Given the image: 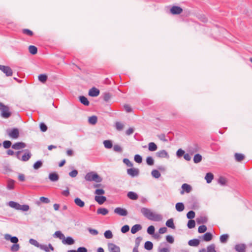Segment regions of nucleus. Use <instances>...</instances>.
I'll return each instance as SVG.
<instances>
[{"instance_id": "obj_28", "label": "nucleus", "mask_w": 252, "mask_h": 252, "mask_svg": "<svg viewBox=\"0 0 252 252\" xmlns=\"http://www.w3.org/2000/svg\"><path fill=\"white\" fill-rule=\"evenodd\" d=\"M29 51L32 55H35L37 52V48L33 45H30L29 47Z\"/></svg>"}, {"instance_id": "obj_57", "label": "nucleus", "mask_w": 252, "mask_h": 252, "mask_svg": "<svg viewBox=\"0 0 252 252\" xmlns=\"http://www.w3.org/2000/svg\"><path fill=\"white\" fill-rule=\"evenodd\" d=\"M187 217L189 219H192L195 217V213L193 211H190L187 213Z\"/></svg>"}, {"instance_id": "obj_14", "label": "nucleus", "mask_w": 252, "mask_h": 252, "mask_svg": "<svg viewBox=\"0 0 252 252\" xmlns=\"http://www.w3.org/2000/svg\"><path fill=\"white\" fill-rule=\"evenodd\" d=\"M246 246L244 244H237L235 247V249L238 252H246Z\"/></svg>"}, {"instance_id": "obj_11", "label": "nucleus", "mask_w": 252, "mask_h": 252, "mask_svg": "<svg viewBox=\"0 0 252 252\" xmlns=\"http://www.w3.org/2000/svg\"><path fill=\"white\" fill-rule=\"evenodd\" d=\"M4 238L6 240H10L14 244H16L18 242V239L15 236H11L10 234H6L4 235Z\"/></svg>"}, {"instance_id": "obj_55", "label": "nucleus", "mask_w": 252, "mask_h": 252, "mask_svg": "<svg viewBox=\"0 0 252 252\" xmlns=\"http://www.w3.org/2000/svg\"><path fill=\"white\" fill-rule=\"evenodd\" d=\"M195 222L194 220H189L188 223V226L189 228H192L195 227Z\"/></svg>"}, {"instance_id": "obj_63", "label": "nucleus", "mask_w": 252, "mask_h": 252, "mask_svg": "<svg viewBox=\"0 0 252 252\" xmlns=\"http://www.w3.org/2000/svg\"><path fill=\"white\" fill-rule=\"evenodd\" d=\"M113 149L115 152H122V148L119 145H115L113 147Z\"/></svg>"}, {"instance_id": "obj_56", "label": "nucleus", "mask_w": 252, "mask_h": 252, "mask_svg": "<svg viewBox=\"0 0 252 252\" xmlns=\"http://www.w3.org/2000/svg\"><path fill=\"white\" fill-rule=\"evenodd\" d=\"M14 186V181L13 180H9L7 183V188L9 189H13Z\"/></svg>"}, {"instance_id": "obj_33", "label": "nucleus", "mask_w": 252, "mask_h": 252, "mask_svg": "<svg viewBox=\"0 0 252 252\" xmlns=\"http://www.w3.org/2000/svg\"><path fill=\"white\" fill-rule=\"evenodd\" d=\"M79 100L80 102L85 105L88 106L89 104V101L87 98L84 96H80Z\"/></svg>"}, {"instance_id": "obj_42", "label": "nucleus", "mask_w": 252, "mask_h": 252, "mask_svg": "<svg viewBox=\"0 0 252 252\" xmlns=\"http://www.w3.org/2000/svg\"><path fill=\"white\" fill-rule=\"evenodd\" d=\"M103 144L106 148L110 149L112 147V143L110 140L104 141Z\"/></svg>"}, {"instance_id": "obj_48", "label": "nucleus", "mask_w": 252, "mask_h": 252, "mask_svg": "<svg viewBox=\"0 0 252 252\" xmlns=\"http://www.w3.org/2000/svg\"><path fill=\"white\" fill-rule=\"evenodd\" d=\"M146 162L149 165H153L154 164V160L151 157H148L146 158Z\"/></svg>"}, {"instance_id": "obj_1", "label": "nucleus", "mask_w": 252, "mask_h": 252, "mask_svg": "<svg viewBox=\"0 0 252 252\" xmlns=\"http://www.w3.org/2000/svg\"><path fill=\"white\" fill-rule=\"evenodd\" d=\"M141 212L145 217L151 220L158 221L161 220L162 219L161 215L153 212L151 210L147 208H142Z\"/></svg>"}, {"instance_id": "obj_60", "label": "nucleus", "mask_w": 252, "mask_h": 252, "mask_svg": "<svg viewBox=\"0 0 252 252\" xmlns=\"http://www.w3.org/2000/svg\"><path fill=\"white\" fill-rule=\"evenodd\" d=\"M155 232V227L153 225H150L147 229V232L150 234L152 235Z\"/></svg>"}, {"instance_id": "obj_50", "label": "nucleus", "mask_w": 252, "mask_h": 252, "mask_svg": "<svg viewBox=\"0 0 252 252\" xmlns=\"http://www.w3.org/2000/svg\"><path fill=\"white\" fill-rule=\"evenodd\" d=\"M94 193L96 194V195H102L105 193V191L102 189H96L94 191Z\"/></svg>"}, {"instance_id": "obj_59", "label": "nucleus", "mask_w": 252, "mask_h": 252, "mask_svg": "<svg viewBox=\"0 0 252 252\" xmlns=\"http://www.w3.org/2000/svg\"><path fill=\"white\" fill-rule=\"evenodd\" d=\"M206 230H207V227L204 225H201L198 227V231L199 233H204Z\"/></svg>"}, {"instance_id": "obj_46", "label": "nucleus", "mask_w": 252, "mask_h": 252, "mask_svg": "<svg viewBox=\"0 0 252 252\" xmlns=\"http://www.w3.org/2000/svg\"><path fill=\"white\" fill-rule=\"evenodd\" d=\"M104 236L107 239H111L113 237V234L110 230H107L104 232Z\"/></svg>"}, {"instance_id": "obj_24", "label": "nucleus", "mask_w": 252, "mask_h": 252, "mask_svg": "<svg viewBox=\"0 0 252 252\" xmlns=\"http://www.w3.org/2000/svg\"><path fill=\"white\" fill-rule=\"evenodd\" d=\"M214 178V175L211 173H207L205 177L207 183H210Z\"/></svg>"}, {"instance_id": "obj_12", "label": "nucleus", "mask_w": 252, "mask_h": 252, "mask_svg": "<svg viewBox=\"0 0 252 252\" xmlns=\"http://www.w3.org/2000/svg\"><path fill=\"white\" fill-rule=\"evenodd\" d=\"M26 145L23 142H17L12 145V148L15 150H20L25 148Z\"/></svg>"}, {"instance_id": "obj_41", "label": "nucleus", "mask_w": 252, "mask_h": 252, "mask_svg": "<svg viewBox=\"0 0 252 252\" xmlns=\"http://www.w3.org/2000/svg\"><path fill=\"white\" fill-rule=\"evenodd\" d=\"M9 205L11 207L15 208L17 210H18L19 207H20V204L19 203L14 201H10L9 202Z\"/></svg>"}, {"instance_id": "obj_37", "label": "nucleus", "mask_w": 252, "mask_h": 252, "mask_svg": "<svg viewBox=\"0 0 252 252\" xmlns=\"http://www.w3.org/2000/svg\"><path fill=\"white\" fill-rule=\"evenodd\" d=\"M54 236L63 240L64 238V235L60 231H57L54 233Z\"/></svg>"}, {"instance_id": "obj_17", "label": "nucleus", "mask_w": 252, "mask_h": 252, "mask_svg": "<svg viewBox=\"0 0 252 252\" xmlns=\"http://www.w3.org/2000/svg\"><path fill=\"white\" fill-rule=\"evenodd\" d=\"M62 243L65 245L67 244V245H72L74 243V241L70 237H67L66 238L64 237V239H63V240L62 241Z\"/></svg>"}, {"instance_id": "obj_16", "label": "nucleus", "mask_w": 252, "mask_h": 252, "mask_svg": "<svg viewBox=\"0 0 252 252\" xmlns=\"http://www.w3.org/2000/svg\"><path fill=\"white\" fill-rule=\"evenodd\" d=\"M99 94V91L95 88H92L89 92V95L91 96H97Z\"/></svg>"}, {"instance_id": "obj_6", "label": "nucleus", "mask_w": 252, "mask_h": 252, "mask_svg": "<svg viewBox=\"0 0 252 252\" xmlns=\"http://www.w3.org/2000/svg\"><path fill=\"white\" fill-rule=\"evenodd\" d=\"M127 173L132 177L138 176L139 174V170L135 168H129L127 170Z\"/></svg>"}, {"instance_id": "obj_13", "label": "nucleus", "mask_w": 252, "mask_h": 252, "mask_svg": "<svg viewBox=\"0 0 252 252\" xmlns=\"http://www.w3.org/2000/svg\"><path fill=\"white\" fill-rule=\"evenodd\" d=\"M156 154L157 157L159 158H169V155L167 152L164 150L159 151L157 152Z\"/></svg>"}, {"instance_id": "obj_54", "label": "nucleus", "mask_w": 252, "mask_h": 252, "mask_svg": "<svg viewBox=\"0 0 252 252\" xmlns=\"http://www.w3.org/2000/svg\"><path fill=\"white\" fill-rule=\"evenodd\" d=\"M207 252H216L215 250V246L214 244H212L208 246Z\"/></svg>"}, {"instance_id": "obj_22", "label": "nucleus", "mask_w": 252, "mask_h": 252, "mask_svg": "<svg viewBox=\"0 0 252 252\" xmlns=\"http://www.w3.org/2000/svg\"><path fill=\"white\" fill-rule=\"evenodd\" d=\"M158 149L157 145L154 142H150L148 144V149L150 151H156Z\"/></svg>"}, {"instance_id": "obj_62", "label": "nucleus", "mask_w": 252, "mask_h": 252, "mask_svg": "<svg viewBox=\"0 0 252 252\" xmlns=\"http://www.w3.org/2000/svg\"><path fill=\"white\" fill-rule=\"evenodd\" d=\"M123 162L128 167L133 166V163L127 158H124Z\"/></svg>"}, {"instance_id": "obj_53", "label": "nucleus", "mask_w": 252, "mask_h": 252, "mask_svg": "<svg viewBox=\"0 0 252 252\" xmlns=\"http://www.w3.org/2000/svg\"><path fill=\"white\" fill-rule=\"evenodd\" d=\"M219 183L222 186H224L226 185L227 182V180L226 178L223 177H220L219 179Z\"/></svg>"}, {"instance_id": "obj_4", "label": "nucleus", "mask_w": 252, "mask_h": 252, "mask_svg": "<svg viewBox=\"0 0 252 252\" xmlns=\"http://www.w3.org/2000/svg\"><path fill=\"white\" fill-rule=\"evenodd\" d=\"M7 133L13 139H17L19 136V130L16 128L7 130Z\"/></svg>"}, {"instance_id": "obj_5", "label": "nucleus", "mask_w": 252, "mask_h": 252, "mask_svg": "<svg viewBox=\"0 0 252 252\" xmlns=\"http://www.w3.org/2000/svg\"><path fill=\"white\" fill-rule=\"evenodd\" d=\"M114 212L121 216H126L128 214L126 209L121 207L116 208L114 210Z\"/></svg>"}, {"instance_id": "obj_61", "label": "nucleus", "mask_w": 252, "mask_h": 252, "mask_svg": "<svg viewBox=\"0 0 252 252\" xmlns=\"http://www.w3.org/2000/svg\"><path fill=\"white\" fill-rule=\"evenodd\" d=\"M11 145V142L10 141H4L3 143V147L5 149L9 148Z\"/></svg>"}, {"instance_id": "obj_21", "label": "nucleus", "mask_w": 252, "mask_h": 252, "mask_svg": "<svg viewBox=\"0 0 252 252\" xmlns=\"http://www.w3.org/2000/svg\"><path fill=\"white\" fill-rule=\"evenodd\" d=\"M203 240L205 241H210L212 239L213 235L210 232L206 233L204 235L202 236Z\"/></svg>"}, {"instance_id": "obj_31", "label": "nucleus", "mask_w": 252, "mask_h": 252, "mask_svg": "<svg viewBox=\"0 0 252 252\" xmlns=\"http://www.w3.org/2000/svg\"><path fill=\"white\" fill-rule=\"evenodd\" d=\"M202 159V157L200 154H195L193 158V161L195 163H198L200 162Z\"/></svg>"}, {"instance_id": "obj_9", "label": "nucleus", "mask_w": 252, "mask_h": 252, "mask_svg": "<svg viewBox=\"0 0 252 252\" xmlns=\"http://www.w3.org/2000/svg\"><path fill=\"white\" fill-rule=\"evenodd\" d=\"M182 190L181 191V194H183L185 192H186L187 193H189L191 190V187L187 184H183L182 186Z\"/></svg>"}, {"instance_id": "obj_32", "label": "nucleus", "mask_w": 252, "mask_h": 252, "mask_svg": "<svg viewBox=\"0 0 252 252\" xmlns=\"http://www.w3.org/2000/svg\"><path fill=\"white\" fill-rule=\"evenodd\" d=\"M127 196L128 198L132 200H136L138 198L137 194L132 191H130L127 193Z\"/></svg>"}, {"instance_id": "obj_2", "label": "nucleus", "mask_w": 252, "mask_h": 252, "mask_svg": "<svg viewBox=\"0 0 252 252\" xmlns=\"http://www.w3.org/2000/svg\"><path fill=\"white\" fill-rule=\"evenodd\" d=\"M85 179L88 181H94L97 183L101 182L102 178L96 173L90 172L88 173L85 176Z\"/></svg>"}, {"instance_id": "obj_20", "label": "nucleus", "mask_w": 252, "mask_h": 252, "mask_svg": "<svg viewBox=\"0 0 252 252\" xmlns=\"http://www.w3.org/2000/svg\"><path fill=\"white\" fill-rule=\"evenodd\" d=\"M49 178L52 182H56L59 180V175L56 173H51L49 175Z\"/></svg>"}, {"instance_id": "obj_49", "label": "nucleus", "mask_w": 252, "mask_h": 252, "mask_svg": "<svg viewBox=\"0 0 252 252\" xmlns=\"http://www.w3.org/2000/svg\"><path fill=\"white\" fill-rule=\"evenodd\" d=\"M42 166V162L41 161H37L33 164V168L37 170Z\"/></svg>"}, {"instance_id": "obj_10", "label": "nucleus", "mask_w": 252, "mask_h": 252, "mask_svg": "<svg viewBox=\"0 0 252 252\" xmlns=\"http://www.w3.org/2000/svg\"><path fill=\"white\" fill-rule=\"evenodd\" d=\"M108 246L110 252H120V248L114 244L109 243Z\"/></svg>"}, {"instance_id": "obj_7", "label": "nucleus", "mask_w": 252, "mask_h": 252, "mask_svg": "<svg viewBox=\"0 0 252 252\" xmlns=\"http://www.w3.org/2000/svg\"><path fill=\"white\" fill-rule=\"evenodd\" d=\"M170 11L172 14L177 15L183 12V9L181 7L178 6H173L171 8Z\"/></svg>"}, {"instance_id": "obj_40", "label": "nucleus", "mask_w": 252, "mask_h": 252, "mask_svg": "<svg viewBox=\"0 0 252 252\" xmlns=\"http://www.w3.org/2000/svg\"><path fill=\"white\" fill-rule=\"evenodd\" d=\"M235 158L237 161H241L244 158V156L241 154L236 153L235 154Z\"/></svg>"}, {"instance_id": "obj_15", "label": "nucleus", "mask_w": 252, "mask_h": 252, "mask_svg": "<svg viewBox=\"0 0 252 252\" xmlns=\"http://www.w3.org/2000/svg\"><path fill=\"white\" fill-rule=\"evenodd\" d=\"M94 199L99 204H102L106 201V197L102 195H95Z\"/></svg>"}, {"instance_id": "obj_52", "label": "nucleus", "mask_w": 252, "mask_h": 252, "mask_svg": "<svg viewBox=\"0 0 252 252\" xmlns=\"http://www.w3.org/2000/svg\"><path fill=\"white\" fill-rule=\"evenodd\" d=\"M18 210L23 211H27L29 210V206L28 205H20Z\"/></svg>"}, {"instance_id": "obj_64", "label": "nucleus", "mask_w": 252, "mask_h": 252, "mask_svg": "<svg viewBox=\"0 0 252 252\" xmlns=\"http://www.w3.org/2000/svg\"><path fill=\"white\" fill-rule=\"evenodd\" d=\"M129 227L128 225H125L123 226L121 228V231L124 233L128 232L129 231Z\"/></svg>"}, {"instance_id": "obj_8", "label": "nucleus", "mask_w": 252, "mask_h": 252, "mask_svg": "<svg viewBox=\"0 0 252 252\" xmlns=\"http://www.w3.org/2000/svg\"><path fill=\"white\" fill-rule=\"evenodd\" d=\"M0 69L7 76H11L12 71L11 68L7 66L0 64Z\"/></svg>"}, {"instance_id": "obj_26", "label": "nucleus", "mask_w": 252, "mask_h": 252, "mask_svg": "<svg viewBox=\"0 0 252 252\" xmlns=\"http://www.w3.org/2000/svg\"><path fill=\"white\" fill-rule=\"evenodd\" d=\"M75 203L80 207H83L85 206V203L84 201L81 200L79 198H76L74 199Z\"/></svg>"}, {"instance_id": "obj_44", "label": "nucleus", "mask_w": 252, "mask_h": 252, "mask_svg": "<svg viewBox=\"0 0 252 252\" xmlns=\"http://www.w3.org/2000/svg\"><path fill=\"white\" fill-rule=\"evenodd\" d=\"M20 249V245L18 244H13L10 248V250L12 252H15L18 251Z\"/></svg>"}, {"instance_id": "obj_18", "label": "nucleus", "mask_w": 252, "mask_h": 252, "mask_svg": "<svg viewBox=\"0 0 252 252\" xmlns=\"http://www.w3.org/2000/svg\"><path fill=\"white\" fill-rule=\"evenodd\" d=\"M39 248L41 250H44L47 252H49V249H50L52 251H54V248L51 244H49L48 246L40 244V247Z\"/></svg>"}, {"instance_id": "obj_51", "label": "nucleus", "mask_w": 252, "mask_h": 252, "mask_svg": "<svg viewBox=\"0 0 252 252\" xmlns=\"http://www.w3.org/2000/svg\"><path fill=\"white\" fill-rule=\"evenodd\" d=\"M116 129L118 130H122L124 127V125L121 122H117L116 123Z\"/></svg>"}, {"instance_id": "obj_38", "label": "nucleus", "mask_w": 252, "mask_h": 252, "mask_svg": "<svg viewBox=\"0 0 252 252\" xmlns=\"http://www.w3.org/2000/svg\"><path fill=\"white\" fill-rule=\"evenodd\" d=\"M97 117L95 116H93L89 118V122L92 125H94L97 122Z\"/></svg>"}, {"instance_id": "obj_23", "label": "nucleus", "mask_w": 252, "mask_h": 252, "mask_svg": "<svg viewBox=\"0 0 252 252\" xmlns=\"http://www.w3.org/2000/svg\"><path fill=\"white\" fill-rule=\"evenodd\" d=\"M31 157V154L28 151H27L22 156L21 160L24 161H28Z\"/></svg>"}, {"instance_id": "obj_45", "label": "nucleus", "mask_w": 252, "mask_h": 252, "mask_svg": "<svg viewBox=\"0 0 252 252\" xmlns=\"http://www.w3.org/2000/svg\"><path fill=\"white\" fill-rule=\"evenodd\" d=\"M29 243L32 245H33L37 248H39L40 247V244L35 240L33 239H30L29 240Z\"/></svg>"}, {"instance_id": "obj_29", "label": "nucleus", "mask_w": 252, "mask_h": 252, "mask_svg": "<svg viewBox=\"0 0 252 252\" xmlns=\"http://www.w3.org/2000/svg\"><path fill=\"white\" fill-rule=\"evenodd\" d=\"M176 209L179 212L183 211L185 209L184 205L183 203H177L175 206Z\"/></svg>"}, {"instance_id": "obj_39", "label": "nucleus", "mask_w": 252, "mask_h": 252, "mask_svg": "<svg viewBox=\"0 0 252 252\" xmlns=\"http://www.w3.org/2000/svg\"><path fill=\"white\" fill-rule=\"evenodd\" d=\"M151 174L152 176L155 178H158L161 176L160 173L157 170H153L151 172Z\"/></svg>"}, {"instance_id": "obj_36", "label": "nucleus", "mask_w": 252, "mask_h": 252, "mask_svg": "<svg viewBox=\"0 0 252 252\" xmlns=\"http://www.w3.org/2000/svg\"><path fill=\"white\" fill-rule=\"evenodd\" d=\"M153 243L150 241H147L145 243L144 248L147 250H151L153 249Z\"/></svg>"}, {"instance_id": "obj_19", "label": "nucleus", "mask_w": 252, "mask_h": 252, "mask_svg": "<svg viewBox=\"0 0 252 252\" xmlns=\"http://www.w3.org/2000/svg\"><path fill=\"white\" fill-rule=\"evenodd\" d=\"M198 150H199L198 147L197 145H194L193 146L190 147L189 148V149L188 150V152H189V153L190 155H192L195 153L198 152Z\"/></svg>"}, {"instance_id": "obj_43", "label": "nucleus", "mask_w": 252, "mask_h": 252, "mask_svg": "<svg viewBox=\"0 0 252 252\" xmlns=\"http://www.w3.org/2000/svg\"><path fill=\"white\" fill-rule=\"evenodd\" d=\"M22 32L27 35L32 36L33 35V32L30 30L27 29H24L22 30Z\"/></svg>"}, {"instance_id": "obj_35", "label": "nucleus", "mask_w": 252, "mask_h": 252, "mask_svg": "<svg viewBox=\"0 0 252 252\" xmlns=\"http://www.w3.org/2000/svg\"><path fill=\"white\" fill-rule=\"evenodd\" d=\"M166 225L168 227H170L171 228H175V225L173 222V220L172 219H169L166 222Z\"/></svg>"}, {"instance_id": "obj_30", "label": "nucleus", "mask_w": 252, "mask_h": 252, "mask_svg": "<svg viewBox=\"0 0 252 252\" xmlns=\"http://www.w3.org/2000/svg\"><path fill=\"white\" fill-rule=\"evenodd\" d=\"M229 237V235L227 234L221 235L220 238V242L225 243L228 240Z\"/></svg>"}, {"instance_id": "obj_27", "label": "nucleus", "mask_w": 252, "mask_h": 252, "mask_svg": "<svg viewBox=\"0 0 252 252\" xmlns=\"http://www.w3.org/2000/svg\"><path fill=\"white\" fill-rule=\"evenodd\" d=\"M97 213L104 216L106 215L108 213V210L104 208H100L97 210Z\"/></svg>"}, {"instance_id": "obj_47", "label": "nucleus", "mask_w": 252, "mask_h": 252, "mask_svg": "<svg viewBox=\"0 0 252 252\" xmlns=\"http://www.w3.org/2000/svg\"><path fill=\"white\" fill-rule=\"evenodd\" d=\"M38 79L41 82L44 83L47 79V76L45 74H40L38 76Z\"/></svg>"}, {"instance_id": "obj_34", "label": "nucleus", "mask_w": 252, "mask_h": 252, "mask_svg": "<svg viewBox=\"0 0 252 252\" xmlns=\"http://www.w3.org/2000/svg\"><path fill=\"white\" fill-rule=\"evenodd\" d=\"M199 244V241L198 239H193L189 241V245L190 246H197Z\"/></svg>"}, {"instance_id": "obj_58", "label": "nucleus", "mask_w": 252, "mask_h": 252, "mask_svg": "<svg viewBox=\"0 0 252 252\" xmlns=\"http://www.w3.org/2000/svg\"><path fill=\"white\" fill-rule=\"evenodd\" d=\"M134 158V160H135L136 162H137V163H141V162H142V157H141L140 155H135Z\"/></svg>"}, {"instance_id": "obj_3", "label": "nucleus", "mask_w": 252, "mask_h": 252, "mask_svg": "<svg viewBox=\"0 0 252 252\" xmlns=\"http://www.w3.org/2000/svg\"><path fill=\"white\" fill-rule=\"evenodd\" d=\"M0 111H1V116L4 118H8L11 115L9 107L1 102H0Z\"/></svg>"}, {"instance_id": "obj_25", "label": "nucleus", "mask_w": 252, "mask_h": 252, "mask_svg": "<svg viewBox=\"0 0 252 252\" xmlns=\"http://www.w3.org/2000/svg\"><path fill=\"white\" fill-rule=\"evenodd\" d=\"M141 229V226L140 224H135L133 225L131 229V232L132 234L136 233L138 231Z\"/></svg>"}]
</instances>
